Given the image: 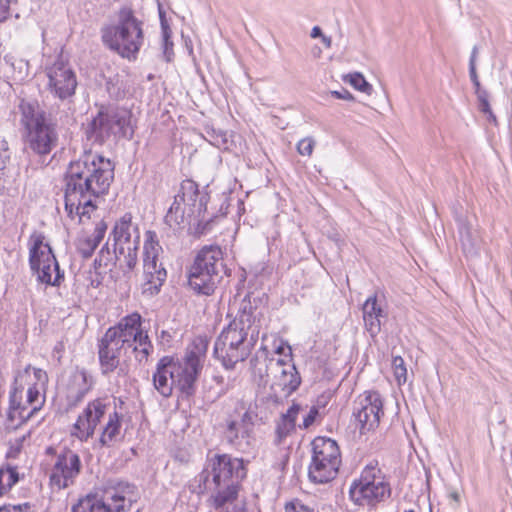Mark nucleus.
<instances>
[{
  "label": "nucleus",
  "instance_id": "1",
  "mask_svg": "<svg viewBox=\"0 0 512 512\" xmlns=\"http://www.w3.org/2000/svg\"><path fill=\"white\" fill-rule=\"evenodd\" d=\"M114 166L97 154H85L69 164L65 174V210L70 217L90 218L96 199L108 193Z\"/></svg>",
  "mask_w": 512,
  "mask_h": 512
},
{
  "label": "nucleus",
  "instance_id": "2",
  "mask_svg": "<svg viewBox=\"0 0 512 512\" xmlns=\"http://www.w3.org/2000/svg\"><path fill=\"white\" fill-rule=\"evenodd\" d=\"M246 476L242 459L228 454H215L207 459L197 477L202 492L209 493L208 503L220 512H247L240 497L241 482Z\"/></svg>",
  "mask_w": 512,
  "mask_h": 512
},
{
  "label": "nucleus",
  "instance_id": "3",
  "mask_svg": "<svg viewBox=\"0 0 512 512\" xmlns=\"http://www.w3.org/2000/svg\"><path fill=\"white\" fill-rule=\"evenodd\" d=\"M18 108L27 147L39 156L50 154L58 145L57 124L36 100L22 99Z\"/></svg>",
  "mask_w": 512,
  "mask_h": 512
},
{
  "label": "nucleus",
  "instance_id": "4",
  "mask_svg": "<svg viewBox=\"0 0 512 512\" xmlns=\"http://www.w3.org/2000/svg\"><path fill=\"white\" fill-rule=\"evenodd\" d=\"M207 195L201 194L196 182L184 180L179 193L165 215V223L171 228L193 224L200 233L209 229L212 218H206Z\"/></svg>",
  "mask_w": 512,
  "mask_h": 512
},
{
  "label": "nucleus",
  "instance_id": "5",
  "mask_svg": "<svg viewBox=\"0 0 512 512\" xmlns=\"http://www.w3.org/2000/svg\"><path fill=\"white\" fill-rule=\"evenodd\" d=\"M143 22L136 18L131 7L118 12V21L102 29L103 43L128 61H135L144 42Z\"/></svg>",
  "mask_w": 512,
  "mask_h": 512
},
{
  "label": "nucleus",
  "instance_id": "6",
  "mask_svg": "<svg viewBox=\"0 0 512 512\" xmlns=\"http://www.w3.org/2000/svg\"><path fill=\"white\" fill-rule=\"evenodd\" d=\"M225 273L223 252L219 246H204L188 271V285L199 295H212Z\"/></svg>",
  "mask_w": 512,
  "mask_h": 512
},
{
  "label": "nucleus",
  "instance_id": "7",
  "mask_svg": "<svg viewBox=\"0 0 512 512\" xmlns=\"http://www.w3.org/2000/svg\"><path fill=\"white\" fill-rule=\"evenodd\" d=\"M134 486L107 480L73 505L72 512H122L132 503Z\"/></svg>",
  "mask_w": 512,
  "mask_h": 512
},
{
  "label": "nucleus",
  "instance_id": "8",
  "mask_svg": "<svg viewBox=\"0 0 512 512\" xmlns=\"http://www.w3.org/2000/svg\"><path fill=\"white\" fill-rule=\"evenodd\" d=\"M349 495L355 505L376 510L380 504L391 498L390 478L383 473L377 463H370L364 467L360 477L351 483Z\"/></svg>",
  "mask_w": 512,
  "mask_h": 512
},
{
  "label": "nucleus",
  "instance_id": "9",
  "mask_svg": "<svg viewBox=\"0 0 512 512\" xmlns=\"http://www.w3.org/2000/svg\"><path fill=\"white\" fill-rule=\"evenodd\" d=\"M86 135L93 143L100 145L120 138H132L130 111L115 107L101 108L88 124Z\"/></svg>",
  "mask_w": 512,
  "mask_h": 512
},
{
  "label": "nucleus",
  "instance_id": "10",
  "mask_svg": "<svg viewBox=\"0 0 512 512\" xmlns=\"http://www.w3.org/2000/svg\"><path fill=\"white\" fill-rule=\"evenodd\" d=\"M208 342L204 338L195 339L187 348L181 361L170 358V370L173 371L174 386L183 395L190 397L195 393L196 380L202 368V359L207 352Z\"/></svg>",
  "mask_w": 512,
  "mask_h": 512
},
{
  "label": "nucleus",
  "instance_id": "11",
  "mask_svg": "<svg viewBox=\"0 0 512 512\" xmlns=\"http://www.w3.org/2000/svg\"><path fill=\"white\" fill-rule=\"evenodd\" d=\"M312 458L308 468L311 482L324 484L333 480L339 470L341 454L337 442L327 437H316L312 441Z\"/></svg>",
  "mask_w": 512,
  "mask_h": 512
},
{
  "label": "nucleus",
  "instance_id": "12",
  "mask_svg": "<svg viewBox=\"0 0 512 512\" xmlns=\"http://www.w3.org/2000/svg\"><path fill=\"white\" fill-rule=\"evenodd\" d=\"M139 346L128 339L120 337L116 331H106L98 344V357L101 373L105 376L117 370L119 376H126L128 370L126 365L120 364V356L129 359L134 355L136 359V351Z\"/></svg>",
  "mask_w": 512,
  "mask_h": 512
},
{
  "label": "nucleus",
  "instance_id": "13",
  "mask_svg": "<svg viewBox=\"0 0 512 512\" xmlns=\"http://www.w3.org/2000/svg\"><path fill=\"white\" fill-rule=\"evenodd\" d=\"M42 233H34L30 237L29 264L32 272L37 275V280L43 284L59 286L64 279V272L49 244L44 243Z\"/></svg>",
  "mask_w": 512,
  "mask_h": 512
},
{
  "label": "nucleus",
  "instance_id": "14",
  "mask_svg": "<svg viewBox=\"0 0 512 512\" xmlns=\"http://www.w3.org/2000/svg\"><path fill=\"white\" fill-rule=\"evenodd\" d=\"M111 236L115 258L123 261L128 272L132 271L138 262L137 252L140 246V232L138 225L132 222L130 213L124 214L116 221Z\"/></svg>",
  "mask_w": 512,
  "mask_h": 512
},
{
  "label": "nucleus",
  "instance_id": "15",
  "mask_svg": "<svg viewBox=\"0 0 512 512\" xmlns=\"http://www.w3.org/2000/svg\"><path fill=\"white\" fill-rule=\"evenodd\" d=\"M145 237L142 293L147 296H154L160 292L167 278V272L162 263L158 262L162 247L157 240L156 233L147 231Z\"/></svg>",
  "mask_w": 512,
  "mask_h": 512
},
{
  "label": "nucleus",
  "instance_id": "16",
  "mask_svg": "<svg viewBox=\"0 0 512 512\" xmlns=\"http://www.w3.org/2000/svg\"><path fill=\"white\" fill-rule=\"evenodd\" d=\"M107 330L110 332L116 331L118 336L128 339L139 346V349L135 350L136 361L139 363L146 362L153 352V345L148 333L142 329V317L137 312L123 317L117 325Z\"/></svg>",
  "mask_w": 512,
  "mask_h": 512
},
{
  "label": "nucleus",
  "instance_id": "17",
  "mask_svg": "<svg viewBox=\"0 0 512 512\" xmlns=\"http://www.w3.org/2000/svg\"><path fill=\"white\" fill-rule=\"evenodd\" d=\"M252 328L255 325V318L252 315L250 302L243 301L235 319L221 332L214 344V352H222L227 342H246L249 340Z\"/></svg>",
  "mask_w": 512,
  "mask_h": 512
},
{
  "label": "nucleus",
  "instance_id": "18",
  "mask_svg": "<svg viewBox=\"0 0 512 512\" xmlns=\"http://www.w3.org/2000/svg\"><path fill=\"white\" fill-rule=\"evenodd\" d=\"M82 469L79 455L70 450L63 449L56 455L55 463L50 473V484L57 489H65L75 483Z\"/></svg>",
  "mask_w": 512,
  "mask_h": 512
},
{
  "label": "nucleus",
  "instance_id": "19",
  "mask_svg": "<svg viewBox=\"0 0 512 512\" xmlns=\"http://www.w3.org/2000/svg\"><path fill=\"white\" fill-rule=\"evenodd\" d=\"M381 415H383V403L377 392H368L355 403L353 416L361 434L378 427Z\"/></svg>",
  "mask_w": 512,
  "mask_h": 512
},
{
  "label": "nucleus",
  "instance_id": "20",
  "mask_svg": "<svg viewBox=\"0 0 512 512\" xmlns=\"http://www.w3.org/2000/svg\"><path fill=\"white\" fill-rule=\"evenodd\" d=\"M108 403L106 399L97 398L90 401L83 412L78 416L72 427L71 435L80 441H87L91 438L101 421L107 413Z\"/></svg>",
  "mask_w": 512,
  "mask_h": 512
},
{
  "label": "nucleus",
  "instance_id": "21",
  "mask_svg": "<svg viewBox=\"0 0 512 512\" xmlns=\"http://www.w3.org/2000/svg\"><path fill=\"white\" fill-rule=\"evenodd\" d=\"M46 75L49 87L59 99L65 100L75 94L77 78L70 66H46Z\"/></svg>",
  "mask_w": 512,
  "mask_h": 512
},
{
  "label": "nucleus",
  "instance_id": "22",
  "mask_svg": "<svg viewBox=\"0 0 512 512\" xmlns=\"http://www.w3.org/2000/svg\"><path fill=\"white\" fill-rule=\"evenodd\" d=\"M259 337V329L252 328L249 340L246 342H227L223 346L222 352H214V356L219 359L226 369H233L234 366L244 361L250 354L251 348L255 345Z\"/></svg>",
  "mask_w": 512,
  "mask_h": 512
},
{
  "label": "nucleus",
  "instance_id": "23",
  "mask_svg": "<svg viewBox=\"0 0 512 512\" xmlns=\"http://www.w3.org/2000/svg\"><path fill=\"white\" fill-rule=\"evenodd\" d=\"M20 378L22 376L19 374L15 377L14 386L10 392L9 409L6 419V427L8 429H16L36 413V408L28 410V407L21 402L23 388L19 387Z\"/></svg>",
  "mask_w": 512,
  "mask_h": 512
},
{
  "label": "nucleus",
  "instance_id": "24",
  "mask_svg": "<svg viewBox=\"0 0 512 512\" xmlns=\"http://www.w3.org/2000/svg\"><path fill=\"white\" fill-rule=\"evenodd\" d=\"M250 363L254 378L258 379L259 384L266 385L271 375L277 377L278 371L282 365V359L269 357L268 351L263 349L256 353Z\"/></svg>",
  "mask_w": 512,
  "mask_h": 512
},
{
  "label": "nucleus",
  "instance_id": "25",
  "mask_svg": "<svg viewBox=\"0 0 512 512\" xmlns=\"http://www.w3.org/2000/svg\"><path fill=\"white\" fill-rule=\"evenodd\" d=\"M362 312L365 329L371 337H376L381 331V319L387 316L376 295L367 298L362 306Z\"/></svg>",
  "mask_w": 512,
  "mask_h": 512
},
{
  "label": "nucleus",
  "instance_id": "26",
  "mask_svg": "<svg viewBox=\"0 0 512 512\" xmlns=\"http://www.w3.org/2000/svg\"><path fill=\"white\" fill-rule=\"evenodd\" d=\"M170 357L161 358L153 373V385L155 389L163 396L169 397L172 394L174 386L173 371L170 370Z\"/></svg>",
  "mask_w": 512,
  "mask_h": 512
},
{
  "label": "nucleus",
  "instance_id": "27",
  "mask_svg": "<svg viewBox=\"0 0 512 512\" xmlns=\"http://www.w3.org/2000/svg\"><path fill=\"white\" fill-rule=\"evenodd\" d=\"M225 437L229 444L241 451H245L251 445L250 428L242 427L236 420L226 421Z\"/></svg>",
  "mask_w": 512,
  "mask_h": 512
},
{
  "label": "nucleus",
  "instance_id": "28",
  "mask_svg": "<svg viewBox=\"0 0 512 512\" xmlns=\"http://www.w3.org/2000/svg\"><path fill=\"white\" fill-rule=\"evenodd\" d=\"M300 411L301 406L297 403H293L285 413L281 414L279 420L276 422V444H281L283 440L295 430L296 419Z\"/></svg>",
  "mask_w": 512,
  "mask_h": 512
},
{
  "label": "nucleus",
  "instance_id": "29",
  "mask_svg": "<svg viewBox=\"0 0 512 512\" xmlns=\"http://www.w3.org/2000/svg\"><path fill=\"white\" fill-rule=\"evenodd\" d=\"M277 381L273 385L281 387L286 395L296 391L301 383V378L294 364H290L282 359L281 368L278 371Z\"/></svg>",
  "mask_w": 512,
  "mask_h": 512
},
{
  "label": "nucleus",
  "instance_id": "30",
  "mask_svg": "<svg viewBox=\"0 0 512 512\" xmlns=\"http://www.w3.org/2000/svg\"><path fill=\"white\" fill-rule=\"evenodd\" d=\"M108 229V225L104 220L96 223L94 232L91 236L79 239L77 248L84 258H89L94 253L100 242L103 240Z\"/></svg>",
  "mask_w": 512,
  "mask_h": 512
},
{
  "label": "nucleus",
  "instance_id": "31",
  "mask_svg": "<svg viewBox=\"0 0 512 512\" xmlns=\"http://www.w3.org/2000/svg\"><path fill=\"white\" fill-rule=\"evenodd\" d=\"M470 79L473 82L475 93L477 95L478 100V108L479 110L487 115L490 121L496 122V117L492 112L489 100H488V92L481 88L480 81L476 72V66H470L469 71Z\"/></svg>",
  "mask_w": 512,
  "mask_h": 512
},
{
  "label": "nucleus",
  "instance_id": "32",
  "mask_svg": "<svg viewBox=\"0 0 512 512\" xmlns=\"http://www.w3.org/2000/svg\"><path fill=\"white\" fill-rule=\"evenodd\" d=\"M92 387V378L85 370L76 371L71 377L70 397L80 401Z\"/></svg>",
  "mask_w": 512,
  "mask_h": 512
},
{
  "label": "nucleus",
  "instance_id": "33",
  "mask_svg": "<svg viewBox=\"0 0 512 512\" xmlns=\"http://www.w3.org/2000/svg\"><path fill=\"white\" fill-rule=\"evenodd\" d=\"M121 429V416L114 411L108 415V421L103 427L100 443L103 446H111V444L116 441L117 437L120 434Z\"/></svg>",
  "mask_w": 512,
  "mask_h": 512
},
{
  "label": "nucleus",
  "instance_id": "34",
  "mask_svg": "<svg viewBox=\"0 0 512 512\" xmlns=\"http://www.w3.org/2000/svg\"><path fill=\"white\" fill-rule=\"evenodd\" d=\"M457 224L463 250L473 253L478 244L476 231H474L471 225L462 217L457 218Z\"/></svg>",
  "mask_w": 512,
  "mask_h": 512
},
{
  "label": "nucleus",
  "instance_id": "35",
  "mask_svg": "<svg viewBox=\"0 0 512 512\" xmlns=\"http://www.w3.org/2000/svg\"><path fill=\"white\" fill-rule=\"evenodd\" d=\"M204 137L211 145L219 149L227 150L230 147L231 141L229 139V135L226 131L221 129L206 127Z\"/></svg>",
  "mask_w": 512,
  "mask_h": 512
},
{
  "label": "nucleus",
  "instance_id": "36",
  "mask_svg": "<svg viewBox=\"0 0 512 512\" xmlns=\"http://www.w3.org/2000/svg\"><path fill=\"white\" fill-rule=\"evenodd\" d=\"M10 155L11 152L7 141L0 138V194L3 192L7 184Z\"/></svg>",
  "mask_w": 512,
  "mask_h": 512
},
{
  "label": "nucleus",
  "instance_id": "37",
  "mask_svg": "<svg viewBox=\"0 0 512 512\" xmlns=\"http://www.w3.org/2000/svg\"><path fill=\"white\" fill-rule=\"evenodd\" d=\"M342 80L360 92L366 93L368 95H370L372 92V86L359 72L345 74L342 76Z\"/></svg>",
  "mask_w": 512,
  "mask_h": 512
},
{
  "label": "nucleus",
  "instance_id": "38",
  "mask_svg": "<svg viewBox=\"0 0 512 512\" xmlns=\"http://www.w3.org/2000/svg\"><path fill=\"white\" fill-rule=\"evenodd\" d=\"M392 367L398 383H405L407 380V369L405 366L404 359L400 356L394 357L392 360Z\"/></svg>",
  "mask_w": 512,
  "mask_h": 512
},
{
  "label": "nucleus",
  "instance_id": "39",
  "mask_svg": "<svg viewBox=\"0 0 512 512\" xmlns=\"http://www.w3.org/2000/svg\"><path fill=\"white\" fill-rule=\"evenodd\" d=\"M40 391L38 388L33 385L30 386L27 390V399L24 405L27 407L30 406V409L36 408V412L41 408L44 400H41Z\"/></svg>",
  "mask_w": 512,
  "mask_h": 512
},
{
  "label": "nucleus",
  "instance_id": "40",
  "mask_svg": "<svg viewBox=\"0 0 512 512\" xmlns=\"http://www.w3.org/2000/svg\"><path fill=\"white\" fill-rule=\"evenodd\" d=\"M285 512H319L315 507L304 504L299 499H293L285 504Z\"/></svg>",
  "mask_w": 512,
  "mask_h": 512
},
{
  "label": "nucleus",
  "instance_id": "41",
  "mask_svg": "<svg viewBox=\"0 0 512 512\" xmlns=\"http://www.w3.org/2000/svg\"><path fill=\"white\" fill-rule=\"evenodd\" d=\"M2 469H4V475H8L5 488L9 491L16 483H18L19 473L17 471V467L11 464H6Z\"/></svg>",
  "mask_w": 512,
  "mask_h": 512
},
{
  "label": "nucleus",
  "instance_id": "42",
  "mask_svg": "<svg viewBox=\"0 0 512 512\" xmlns=\"http://www.w3.org/2000/svg\"><path fill=\"white\" fill-rule=\"evenodd\" d=\"M315 140L311 137L301 139L297 144V151L302 156H311L314 150Z\"/></svg>",
  "mask_w": 512,
  "mask_h": 512
},
{
  "label": "nucleus",
  "instance_id": "43",
  "mask_svg": "<svg viewBox=\"0 0 512 512\" xmlns=\"http://www.w3.org/2000/svg\"><path fill=\"white\" fill-rule=\"evenodd\" d=\"M158 14H159L162 37H171L172 30L170 28L169 21L166 17V12L164 10V7L161 3H158Z\"/></svg>",
  "mask_w": 512,
  "mask_h": 512
},
{
  "label": "nucleus",
  "instance_id": "44",
  "mask_svg": "<svg viewBox=\"0 0 512 512\" xmlns=\"http://www.w3.org/2000/svg\"><path fill=\"white\" fill-rule=\"evenodd\" d=\"M174 44L171 40V37H162L161 40V49L163 53V60L166 62H172L174 60Z\"/></svg>",
  "mask_w": 512,
  "mask_h": 512
},
{
  "label": "nucleus",
  "instance_id": "45",
  "mask_svg": "<svg viewBox=\"0 0 512 512\" xmlns=\"http://www.w3.org/2000/svg\"><path fill=\"white\" fill-rule=\"evenodd\" d=\"M25 436L22 438H15L14 440L10 441L9 443V449L6 453V457L8 459H15L19 456V453L22 449V442L24 441Z\"/></svg>",
  "mask_w": 512,
  "mask_h": 512
},
{
  "label": "nucleus",
  "instance_id": "46",
  "mask_svg": "<svg viewBox=\"0 0 512 512\" xmlns=\"http://www.w3.org/2000/svg\"><path fill=\"white\" fill-rule=\"evenodd\" d=\"M319 415V409L316 406L311 407L308 414L304 417L303 423L299 426L302 429L309 428Z\"/></svg>",
  "mask_w": 512,
  "mask_h": 512
},
{
  "label": "nucleus",
  "instance_id": "47",
  "mask_svg": "<svg viewBox=\"0 0 512 512\" xmlns=\"http://www.w3.org/2000/svg\"><path fill=\"white\" fill-rule=\"evenodd\" d=\"M329 94L336 99H341L350 102L355 100L354 96L345 88H342L340 91H330Z\"/></svg>",
  "mask_w": 512,
  "mask_h": 512
},
{
  "label": "nucleus",
  "instance_id": "48",
  "mask_svg": "<svg viewBox=\"0 0 512 512\" xmlns=\"http://www.w3.org/2000/svg\"><path fill=\"white\" fill-rule=\"evenodd\" d=\"M11 2L12 0H0V22H3L8 18Z\"/></svg>",
  "mask_w": 512,
  "mask_h": 512
},
{
  "label": "nucleus",
  "instance_id": "49",
  "mask_svg": "<svg viewBox=\"0 0 512 512\" xmlns=\"http://www.w3.org/2000/svg\"><path fill=\"white\" fill-rule=\"evenodd\" d=\"M9 507L10 512H31V504L28 502L18 504V505H11L7 504Z\"/></svg>",
  "mask_w": 512,
  "mask_h": 512
},
{
  "label": "nucleus",
  "instance_id": "50",
  "mask_svg": "<svg viewBox=\"0 0 512 512\" xmlns=\"http://www.w3.org/2000/svg\"><path fill=\"white\" fill-rule=\"evenodd\" d=\"M241 424L242 427H249L250 430L252 431V426H253V415L251 412L249 411H246L242 417H241V421L239 422Z\"/></svg>",
  "mask_w": 512,
  "mask_h": 512
},
{
  "label": "nucleus",
  "instance_id": "51",
  "mask_svg": "<svg viewBox=\"0 0 512 512\" xmlns=\"http://www.w3.org/2000/svg\"><path fill=\"white\" fill-rule=\"evenodd\" d=\"M34 375H35V378L38 380V381H42V382H45L47 380V374L45 371H43L42 369H34Z\"/></svg>",
  "mask_w": 512,
  "mask_h": 512
},
{
  "label": "nucleus",
  "instance_id": "52",
  "mask_svg": "<svg viewBox=\"0 0 512 512\" xmlns=\"http://www.w3.org/2000/svg\"><path fill=\"white\" fill-rule=\"evenodd\" d=\"M3 476H4V469L0 468V496L5 494L7 492V488H5V484H3Z\"/></svg>",
  "mask_w": 512,
  "mask_h": 512
},
{
  "label": "nucleus",
  "instance_id": "53",
  "mask_svg": "<svg viewBox=\"0 0 512 512\" xmlns=\"http://www.w3.org/2000/svg\"><path fill=\"white\" fill-rule=\"evenodd\" d=\"M324 34L322 33V30L319 26H314L312 28V31H311V37L312 38H317V37H322Z\"/></svg>",
  "mask_w": 512,
  "mask_h": 512
},
{
  "label": "nucleus",
  "instance_id": "54",
  "mask_svg": "<svg viewBox=\"0 0 512 512\" xmlns=\"http://www.w3.org/2000/svg\"><path fill=\"white\" fill-rule=\"evenodd\" d=\"M321 41H322V43H323L326 47H330V46H331V42H332V40H331V38H330L329 36L323 35V36L321 37Z\"/></svg>",
  "mask_w": 512,
  "mask_h": 512
},
{
  "label": "nucleus",
  "instance_id": "55",
  "mask_svg": "<svg viewBox=\"0 0 512 512\" xmlns=\"http://www.w3.org/2000/svg\"><path fill=\"white\" fill-rule=\"evenodd\" d=\"M185 47H186V50L187 52L192 55L193 53V47H192V42L191 40H185Z\"/></svg>",
  "mask_w": 512,
  "mask_h": 512
},
{
  "label": "nucleus",
  "instance_id": "56",
  "mask_svg": "<svg viewBox=\"0 0 512 512\" xmlns=\"http://www.w3.org/2000/svg\"><path fill=\"white\" fill-rule=\"evenodd\" d=\"M476 52H477V50H476V48H474V49H473V51H472V55H471V57H470V62H469V64H474L475 59H476Z\"/></svg>",
  "mask_w": 512,
  "mask_h": 512
},
{
  "label": "nucleus",
  "instance_id": "57",
  "mask_svg": "<svg viewBox=\"0 0 512 512\" xmlns=\"http://www.w3.org/2000/svg\"><path fill=\"white\" fill-rule=\"evenodd\" d=\"M0 512H10L8 505H3L0 507Z\"/></svg>",
  "mask_w": 512,
  "mask_h": 512
},
{
  "label": "nucleus",
  "instance_id": "58",
  "mask_svg": "<svg viewBox=\"0 0 512 512\" xmlns=\"http://www.w3.org/2000/svg\"><path fill=\"white\" fill-rule=\"evenodd\" d=\"M106 249L107 253L110 254L109 248H108V242L105 244V246L101 249L100 253L103 254L104 250Z\"/></svg>",
  "mask_w": 512,
  "mask_h": 512
},
{
  "label": "nucleus",
  "instance_id": "59",
  "mask_svg": "<svg viewBox=\"0 0 512 512\" xmlns=\"http://www.w3.org/2000/svg\"><path fill=\"white\" fill-rule=\"evenodd\" d=\"M53 451H54V449L52 447H48L46 450V452L49 454L52 453Z\"/></svg>",
  "mask_w": 512,
  "mask_h": 512
},
{
  "label": "nucleus",
  "instance_id": "60",
  "mask_svg": "<svg viewBox=\"0 0 512 512\" xmlns=\"http://www.w3.org/2000/svg\"><path fill=\"white\" fill-rule=\"evenodd\" d=\"M451 496H452V497H453V499H455V500H457V499H458V494H457V493H453Z\"/></svg>",
  "mask_w": 512,
  "mask_h": 512
},
{
  "label": "nucleus",
  "instance_id": "61",
  "mask_svg": "<svg viewBox=\"0 0 512 512\" xmlns=\"http://www.w3.org/2000/svg\"><path fill=\"white\" fill-rule=\"evenodd\" d=\"M404 512H414V510L410 509V510H405Z\"/></svg>",
  "mask_w": 512,
  "mask_h": 512
}]
</instances>
